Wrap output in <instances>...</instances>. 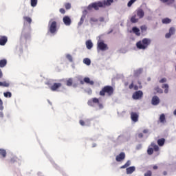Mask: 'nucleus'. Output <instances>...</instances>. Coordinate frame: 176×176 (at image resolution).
Masks as SVG:
<instances>
[{
    "instance_id": "obj_62",
    "label": "nucleus",
    "mask_w": 176,
    "mask_h": 176,
    "mask_svg": "<svg viewBox=\"0 0 176 176\" xmlns=\"http://www.w3.org/2000/svg\"><path fill=\"white\" fill-rule=\"evenodd\" d=\"M124 86H129V82H124Z\"/></svg>"
},
{
    "instance_id": "obj_29",
    "label": "nucleus",
    "mask_w": 176,
    "mask_h": 176,
    "mask_svg": "<svg viewBox=\"0 0 176 176\" xmlns=\"http://www.w3.org/2000/svg\"><path fill=\"white\" fill-rule=\"evenodd\" d=\"M72 83H74V80L72 78H68L66 81L67 86H72Z\"/></svg>"
},
{
    "instance_id": "obj_40",
    "label": "nucleus",
    "mask_w": 176,
    "mask_h": 176,
    "mask_svg": "<svg viewBox=\"0 0 176 176\" xmlns=\"http://www.w3.org/2000/svg\"><path fill=\"white\" fill-rule=\"evenodd\" d=\"M155 91H157V93H160V94H162V93H163V89H160V87H156L155 88Z\"/></svg>"
},
{
    "instance_id": "obj_16",
    "label": "nucleus",
    "mask_w": 176,
    "mask_h": 176,
    "mask_svg": "<svg viewBox=\"0 0 176 176\" xmlns=\"http://www.w3.org/2000/svg\"><path fill=\"white\" fill-rule=\"evenodd\" d=\"M113 3V0H104L102 2V8H105V6H111Z\"/></svg>"
},
{
    "instance_id": "obj_41",
    "label": "nucleus",
    "mask_w": 176,
    "mask_h": 176,
    "mask_svg": "<svg viewBox=\"0 0 176 176\" xmlns=\"http://www.w3.org/2000/svg\"><path fill=\"white\" fill-rule=\"evenodd\" d=\"M140 30H141L142 32H145V31H146V30H148V28L146 27V25H144L140 27Z\"/></svg>"
},
{
    "instance_id": "obj_27",
    "label": "nucleus",
    "mask_w": 176,
    "mask_h": 176,
    "mask_svg": "<svg viewBox=\"0 0 176 176\" xmlns=\"http://www.w3.org/2000/svg\"><path fill=\"white\" fill-rule=\"evenodd\" d=\"M131 164V160H128L125 164H124L123 166H122L120 167V168H127V167H129L130 165Z\"/></svg>"
},
{
    "instance_id": "obj_21",
    "label": "nucleus",
    "mask_w": 176,
    "mask_h": 176,
    "mask_svg": "<svg viewBox=\"0 0 176 176\" xmlns=\"http://www.w3.org/2000/svg\"><path fill=\"white\" fill-rule=\"evenodd\" d=\"M8 64V60L6 59L0 60V68H3Z\"/></svg>"
},
{
    "instance_id": "obj_54",
    "label": "nucleus",
    "mask_w": 176,
    "mask_h": 176,
    "mask_svg": "<svg viewBox=\"0 0 176 176\" xmlns=\"http://www.w3.org/2000/svg\"><path fill=\"white\" fill-rule=\"evenodd\" d=\"M3 76V74L2 73V70L0 69V79H2Z\"/></svg>"
},
{
    "instance_id": "obj_28",
    "label": "nucleus",
    "mask_w": 176,
    "mask_h": 176,
    "mask_svg": "<svg viewBox=\"0 0 176 176\" xmlns=\"http://www.w3.org/2000/svg\"><path fill=\"white\" fill-rule=\"evenodd\" d=\"M83 63L84 64H86V65H90V64H91V60L88 58H85L83 60Z\"/></svg>"
},
{
    "instance_id": "obj_63",
    "label": "nucleus",
    "mask_w": 176,
    "mask_h": 176,
    "mask_svg": "<svg viewBox=\"0 0 176 176\" xmlns=\"http://www.w3.org/2000/svg\"><path fill=\"white\" fill-rule=\"evenodd\" d=\"M173 115H175V116H176V109H175V111H173Z\"/></svg>"
},
{
    "instance_id": "obj_10",
    "label": "nucleus",
    "mask_w": 176,
    "mask_h": 176,
    "mask_svg": "<svg viewBox=\"0 0 176 176\" xmlns=\"http://www.w3.org/2000/svg\"><path fill=\"white\" fill-rule=\"evenodd\" d=\"M138 113L137 112H131V119L132 120V122H134L135 123H136V122H138Z\"/></svg>"
},
{
    "instance_id": "obj_59",
    "label": "nucleus",
    "mask_w": 176,
    "mask_h": 176,
    "mask_svg": "<svg viewBox=\"0 0 176 176\" xmlns=\"http://www.w3.org/2000/svg\"><path fill=\"white\" fill-rule=\"evenodd\" d=\"M153 170H157V166L155 165L153 167Z\"/></svg>"
},
{
    "instance_id": "obj_26",
    "label": "nucleus",
    "mask_w": 176,
    "mask_h": 176,
    "mask_svg": "<svg viewBox=\"0 0 176 176\" xmlns=\"http://www.w3.org/2000/svg\"><path fill=\"white\" fill-rule=\"evenodd\" d=\"M162 87V89H165L164 93L165 94H167V93H168V84H163Z\"/></svg>"
},
{
    "instance_id": "obj_5",
    "label": "nucleus",
    "mask_w": 176,
    "mask_h": 176,
    "mask_svg": "<svg viewBox=\"0 0 176 176\" xmlns=\"http://www.w3.org/2000/svg\"><path fill=\"white\" fill-rule=\"evenodd\" d=\"M87 104L89 107H94V104H97L100 109H102L104 108V106L101 102H100V100L97 98H93L91 100H88Z\"/></svg>"
},
{
    "instance_id": "obj_52",
    "label": "nucleus",
    "mask_w": 176,
    "mask_h": 176,
    "mask_svg": "<svg viewBox=\"0 0 176 176\" xmlns=\"http://www.w3.org/2000/svg\"><path fill=\"white\" fill-rule=\"evenodd\" d=\"M105 21V19H104V17H100V19H99V21H100V23H102V22H104Z\"/></svg>"
},
{
    "instance_id": "obj_37",
    "label": "nucleus",
    "mask_w": 176,
    "mask_h": 176,
    "mask_svg": "<svg viewBox=\"0 0 176 176\" xmlns=\"http://www.w3.org/2000/svg\"><path fill=\"white\" fill-rule=\"evenodd\" d=\"M162 3H174L175 0H160Z\"/></svg>"
},
{
    "instance_id": "obj_19",
    "label": "nucleus",
    "mask_w": 176,
    "mask_h": 176,
    "mask_svg": "<svg viewBox=\"0 0 176 176\" xmlns=\"http://www.w3.org/2000/svg\"><path fill=\"white\" fill-rule=\"evenodd\" d=\"M85 44L88 50H90L93 47V42H91V40L87 41Z\"/></svg>"
},
{
    "instance_id": "obj_48",
    "label": "nucleus",
    "mask_w": 176,
    "mask_h": 176,
    "mask_svg": "<svg viewBox=\"0 0 176 176\" xmlns=\"http://www.w3.org/2000/svg\"><path fill=\"white\" fill-rule=\"evenodd\" d=\"M144 176H152V172L151 170L147 171L145 174Z\"/></svg>"
},
{
    "instance_id": "obj_42",
    "label": "nucleus",
    "mask_w": 176,
    "mask_h": 176,
    "mask_svg": "<svg viewBox=\"0 0 176 176\" xmlns=\"http://www.w3.org/2000/svg\"><path fill=\"white\" fill-rule=\"evenodd\" d=\"M137 0H130L127 4L128 8H131V6L133 5V3H134V2H135Z\"/></svg>"
},
{
    "instance_id": "obj_60",
    "label": "nucleus",
    "mask_w": 176,
    "mask_h": 176,
    "mask_svg": "<svg viewBox=\"0 0 176 176\" xmlns=\"http://www.w3.org/2000/svg\"><path fill=\"white\" fill-rule=\"evenodd\" d=\"M0 118H3V113L0 112Z\"/></svg>"
},
{
    "instance_id": "obj_53",
    "label": "nucleus",
    "mask_w": 176,
    "mask_h": 176,
    "mask_svg": "<svg viewBox=\"0 0 176 176\" xmlns=\"http://www.w3.org/2000/svg\"><path fill=\"white\" fill-rule=\"evenodd\" d=\"M129 87L130 89H133V87H134V82H131Z\"/></svg>"
},
{
    "instance_id": "obj_64",
    "label": "nucleus",
    "mask_w": 176,
    "mask_h": 176,
    "mask_svg": "<svg viewBox=\"0 0 176 176\" xmlns=\"http://www.w3.org/2000/svg\"><path fill=\"white\" fill-rule=\"evenodd\" d=\"M138 85H141V81L138 82Z\"/></svg>"
},
{
    "instance_id": "obj_4",
    "label": "nucleus",
    "mask_w": 176,
    "mask_h": 176,
    "mask_svg": "<svg viewBox=\"0 0 176 176\" xmlns=\"http://www.w3.org/2000/svg\"><path fill=\"white\" fill-rule=\"evenodd\" d=\"M100 8H102V2L101 1L94 2L89 4L87 9V10H93V9H94V10H98Z\"/></svg>"
},
{
    "instance_id": "obj_2",
    "label": "nucleus",
    "mask_w": 176,
    "mask_h": 176,
    "mask_svg": "<svg viewBox=\"0 0 176 176\" xmlns=\"http://www.w3.org/2000/svg\"><path fill=\"white\" fill-rule=\"evenodd\" d=\"M149 45H151V39L143 38L142 41H140L136 43V47L138 49L145 50Z\"/></svg>"
},
{
    "instance_id": "obj_30",
    "label": "nucleus",
    "mask_w": 176,
    "mask_h": 176,
    "mask_svg": "<svg viewBox=\"0 0 176 176\" xmlns=\"http://www.w3.org/2000/svg\"><path fill=\"white\" fill-rule=\"evenodd\" d=\"M131 23H138V19H137V15H133L131 19Z\"/></svg>"
},
{
    "instance_id": "obj_57",
    "label": "nucleus",
    "mask_w": 176,
    "mask_h": 176,
    "mask_svg": "<svg viewBox=\"0 0 176 176\" xmlns=\"http://www.w3.org/2000/svg\"><path fill=\"white\" fill-rule=\"evenodd\" d=\"M133 87H134V90H138V86L135 85L133 86Z\"/></svg>"
},
{
    "instance_id": "obj_12",
    "label": "nucleus",
    "mask_w": 176,
    "mask_h": 176,
    "mask_svg": "<svg viewBox=\"0 0 176 176\" xmlns=\"http://www.w3.org/2000/svg\"><path fill=\"white\" fill-rule=\"evenodd\" d=\"M151 104L152 105H159V104H160V99L157 96H153Z\"/></svg>"
},
{
    "instance_id": "obj_23",
    "label": "nucleus",
    "mask_w": 176,
    "mask_h": 176,
    "mask_svg": "<svg viewBox=\"0 0 176 176\" xmlns=\"http://www.w3.org/2000/svg\"><path fill=\"white\" fill-rule=\"evenodd\" d=\"M164 142H166V139L164 138H161L157 140L159 146H163V145H164Z\"/></svg>"
},
{
    "instance_id": "obj_8",
    "label": "nucleus",
    "mask_w": 176,
    "mask_h": 176,
    "mask_svg": "<svg viewBox=\"0 0 176 176\" xmlns=\"http://www.w3.org/2000/svg\"><path fill=\"white\" fill-rule=\"evenodd\" d=\"M142 96H144V93H142V91H137L133 93L132 97L133 100H140V98H142Z\"/></svg>"
},
{
    "instance_id": "obj_20",
    "label": "nucleus",
    "mask_w": 176,
    "mask_h": 176,
    "mask_svg": "<svg viewBox=\"0 0 176 176\" xmlns=\"http://www.w3.org/2000/svg\"><path fill=\"white\" fill-rule=\"evenodd\" d=\"M132 31L138 36H140V35H141V33L140 32V29L138 28H137V27H133L132 28Z\"/></svg>"
},
{
    "instance_id": "obj_51",
    "label": "nucleus",
    "mask_w": 176,
    "mask_h": 176,
    "mask_svg": "<svg viewBox=\"0 0 176 176\" xmlns=\"http://www.w3.org/2000/svg\"><path fill=\"white\" fill-rule=\"evenodd\" d=\"M79 123H80V124L81 126H85V121H84V120H80V122H79Z\"/></svg>"
},
{
    "instance_id": "obj_14",
    "label": "nucleus",
    "mask_w": 176,
    "mask_h": 176,
    "mask_svg": "<svg viewBox=\"0 0 176 176\" xmlns=\"http://www.w3.org/2000/svg\"><path fill=\"white\" fill-rule=\"evenodd\" d=\"M63 21L66 25H71V23H72V21H71V18H69V16H64L63 19Z\"/></svg>"
},
{
    "instance_id": "obj_7",
    "label": "nucleus",
    "mask_w": 176,
    "mask_h": 176,
    "mask_svg": "<svg viewBox=\"0 0 176 176\" xmlns=\"http://www.w3.org/2000/svg\"><path fill=\"white\" fill-rule=\"evenodd\" d=\"M61 86H63L61 82H54L51 87H50V89L52 90V91H57V90H58Z\"/></svg>"
},
{
    "instance_id": "obj_35",
    "label": "nucleus",
    "mask_w": 176,
    "mask_h": 176,
    "mask_svg": "<svg viewBox=\"0 0 176 176\" xmlns=\"http://www.w3.org/2000/svg\"><path fill=\"white\" fill-rule=\"evenodd\" d=\"M3 96L4 97H6V98H10V97H12V93L10 91H7V92H4L3 93Z\"/></svg>"
},
{
    "instance_id": "obj_50",
    "label": "nucleus",
    "mask_w": 176,
    "mask_h": 176,
    "mask_svg": "<svg viewBox=\"0 0 176 176\" xmlns=\"http://www.w3.org/2000/svg\"><path fill=\"white\" fill-rule=\"evenodd\" d=\"M59 11L62 14H65V10L64 8H60Z\"/></svg>"
},
{
    "instance_id": "obj_33",
    "label": "nucleus",
    "mask_w": 176,
    "mask_h": 176,
    "mask_svg": "<svg viewBox=\"0 0 176 176\" xmlns=\"http://www.w3.org/2000/svg\"><path fill=\"white\" fill-rule=\"evenodd\" d=\"M31 6L35 8L38 5V0H30Z\"/></svg>"
},
{
    "instance_id": "obj_1",
    "label": "nucleus",
    "mask_w": 176,
    "mask_h": 176,
    "mask_svg": "<svg viewBox=\"0 0 176 176\" xmlns=\"http://www.w3.org/2000/svg\"><path fill=\"white\" fill-rule=\"evenodd\" d=\"M115 89L111 85H106L102 88V89L99 92V95L102 97H104V96H108V97H111L113 94Z\"/></svg>"
},
{
    "instance_id": "obj_9",
    "label": "nucleus",
    "mask_w": 176,
    "mask_h": 176,
    "mask_svg": "<svg viewBox=\"0 0 176 176\" xmlns=\"http://www.w3.org/2000/svg\"><path fill=\"white\" fill-rule=\"evenodd\" d=\"M174 34H175V28L171 27L169 29L168 33L166 34L165 38H166V39H168L169 38H171V36L174 35Z\"/></svg>"
},
{
    "instance_id": "obj_49",
    "label": "nucleus",
    "mask_w": 176,
    "mask_h": 176,
    "mask_svg": "<svg viewBox=\"0 0 176 176\" xmlns=\"http://www.w3.org/2000/svg\"><path fill=\"white\" fill-rule=\"evenodd\" d=\"M11 163H14V162H17V157H14L10 160Z\"/></svg>"
},
{
    "instance_id": "obj_44",
    "label": "nucleus",
    "mask_w": 176,
    "mask_h": 176,
    "mask_svg": "<svg viewBox=\"0 0 176 176\" xmlns=\"http://www.w3.org/2000/svg\"><path fill=\"white\" fill-rule=\"evenodd\" d=\"M65 9H67V10H69L71 8V3H65Z\"/></svg>"
},
{
    "instance_id": "obj_47",
    "label": "nucleus",
    "mask_w": 176,
    "mask_h": 176,
    "mask_svg": "<svg viewBox=\"0 0 176 176\" xmlns=\"http://www.w3.org/2000/svg\"><path fill=\"white\" fill-rule=\"evenodd\" d=\"M166 82H167V78H162L160 80V83H166Z\"/></svg>"
},
{
    "instance_id": "obj_24",
    "label": "nucleus",
    "mask_w": 176,
    "mask_h": 176,
    "mask_svg": "<svg viewBox=\"0 0 176 176\" xmlns=\"http://www.w3.org/2000/svg\"><path fill=\"white\" fill-rule=\"evenodd\" d=\"M10 86V84L6 81L1 82L0 81V87H9Z\"/></svg>"
},
{
    "instance_id": "obj_56",
    "label": "nucleus",
    "mask_w": 176,
    "mask_h": 176,
    "mask_svg": "<svg viewBox=\"0 0 176 176\" xmlns=\"http://www.w3.org/2000/svg\"><path fill=\"white\" fill-rule=\"evenodd\" d=\"M148 131H148V129H144V130H143V133H144V134L148 133Z\"/></svg>"
},
{
    "instance_id": "obj_32",
    "label": "nucleus",
    "mask_w": 176,
    "mask_h": 176,
    "mask_svg": "<svg viewBox=\"0 0 176 176\" xmlns=\"http://www.w3.org/2000/svg\"><path fill=\"white\" fill-rule=\"evenodd\" d=\"M151 146L153 148L155 152H159V146L155 143H151Z\"/></svg>"
},
{
    "instance_id": "obj_11",
    "label": "nucleus",
    "mask_w": 176,
    "mask_h": 176,
    "mask_svg": "<svg viewBox=\"0 0 176 176\" xmlns=\"http://www.w3.org/2000/svg\"><path fill=\"white\" fill-rule=\"evenodd\" d=\"M125 158H126V154L122 152L116 157V162H122V160H124Z\"/></svg>"
},
{
    "instance_id": "obj_13",
    "label": "nucleus",
    "mask_w": 176,
    "mask_h": 176,
    "mask_svg": "<svg viewBox=\"0 0 176 176\" xmlns=\"http://www.w3.org/2000/svg\"><path fill=\"white\" fill-rule=\"evenodd\" d=\"M8 42V37L6 36H0V45L5 46Z\"/></svg>"
},
{
    "instance_id": "obj_6",
    "label": "nucleus",
    "mask_w": 176,
    "mask_h": 176,
    "mask_svg": "<svg viewBox=\"0 0 176 176\" xmlns=\"http://www.w3.org/2000/svg\"><path fill=\"white\" fill-rule=\"evenodd\" d=\"M108 45L104 43L103 41H98L97 43V50L98 52H100L101 50L102 52H105V50H108Z\"/></svg>"
},
{
    "instance_id": "obj_17",
    "label": "nucleus",
    "mask_w": 176,
    "mask_h": 176,
    "mask_svg": "<svg viewBox=\"0 0 176 176\" xmlns=\"http://www.w3.org/2000/svg\"><path fill=\"white\" fill-rule=\"evenodd\" d=\"M84 82L85 83H87V85H91V86H93V85H94V81L91 80L89 77L84 78Z\"/></svg>"
},
{
    "instance_id": "obj_3",
    "label": "nucleus",
    "mask_w": 176,
    "mask_h": 176,
    "mask_svg": "<svg viewBox=\"0 0 176 176\" xmlns=\"http://www.w3.org/2000/svg\"><path fill=\"white\" fill-rule=\"evenodd\" d=\"M49 32L54 35L57 32V22L53 19H50L48 23Z\"/></svg>"
},
{
    "instance_id": "obj_61",
    "label": "nucleus",
    "mask_w": 176,
    "mask_h": 176,
    "mask_svg": "<svg viewBox=\"0 0 176 176\" xmlns=\"http://www.w3.org/2000/svg\"><path fill=\"white\" fill-rule=\"evenodd\" d=\"M163 175H167V171H164L163 172Z\"/></svg>"
},
{
    "instance_id": "obj_25",
    "label": "nucleus",
    "mask_w": 176,
    "mask_h": 176,
    "mask_svg": "<svg viewBox=\"0 0 176 176\" xmlns=\"http://www.w3.org/2000/svg\"><path fill=\"white\" fill-rule=\"evenodd\" d=\"M0 156L3 158L6 157V150L3 148H0Z\"/></svg>"
},
{
    "instance_id": "obj_31",
    "label": "nucleus",
    "mask_w": 176,
    "mask_h": 176,
    "mask_svg": "<svg viewBox=\"0 0 176 176\" xmlns=\"http://www.w3.org/2000/svg\"><path fill=\"white\" fill-rule=\"evenodd\" d=\"M160 122L161 123H164L166 122V116H164V114H162L160 116Z\"/></svg>"
},
{
    "instance_id": "obj_58",
    "label": "nucleus",
    "mask_w": 176,
    "mask_h": 176,
    "mask_svg": "<svg viewBox=\"0 0 176 176\" xmlns=\"http://www.w3.org/2000/svg\"><path fill=\"white\" fill-rule=\"evenodd\" d=\"M80 85H85V80L80 81Z\"/></svg>"
},
{
    "instance_id": "obj_18",
    "label": "nucleus",
    "mask_w": 176,
    "mask_h": 176,
    "mask_svg": "<svg viewBox=\"0 0 176 176\" xmlns=\"http://www.w3.org/2000/svg\"><path fill=\"white\" fill-rule=\"evenodd\" d=\"M135 171V166H130L126 168V174H133Z\"/></svg>"
},
{
    "instance_id": "obj_45",
    "label": "nucleus",
    "mask_w": 176,
    "mask_h": 176,
    "mask_svg": "<svg viewBox=\"0 0 176 176\" xmlns=\"http://www.w3.org/2000/svg\"><path fill=\"white\" fill-rule=\"evenodd\" d=\"M66 58H67V60H69V61H70V63H72L73 58H72V56H71V54H67L66 56Z\"/></svg>"
},
{
    "instance_id": "obj_34",
    "label": "nucleus",
    "mask_w": 176,
    "mask_h": 176,
    "mask_svg": "<svg viewBox=\"0 0 176 176\" xmlns=\"http://www.w3.org/2000/svg\"><path fill=\"white\" fill-rule=\"evenodd\" d=\"M85 19H86V15H82L80 19V22L78 23V25H82L85 21Z\"/></svg>"
},
{
    "instance_id": "obj_55",
    "label": "nucleus",
    "mask_w": 176,
    "mask_h": 176,
    "mask_svg": "<svg viewBox=\"0 0 176 176\" xmlns=\"http://www.w3.org/2000/svg\"><path fill=\"white\" fill-rule=\"evenodd\" d=\"M138 137L139 138H142V137H144V135L142 134V133H140L138 134Z\"/></svg>"
},
{
    "instance_id": "obj_22",
    "label": "nucleus",
    "mask_w": 176,
    "mask_h": 176,
    "mask_svg": "<svg viewBox=\"0 0 176 176\" xmlns=\"http://www.w3.org/2000/svg\"><path fill=\"white\" fill-rule=\"evenodd\" d=\"M171 19L170 18H164L162 19V24H170L171 23Z\"/></svg>"
},
{
    "instance_id": "obj_46",
    "label": "nucleus",
    "mask_w": 176,
    "mask_h": 176,
    "mask_svg": "<svg viewBox=\"0 0 176 176\" xmlns=\"http://www.w3.org/2000/svg\"><path fill=\"white\" fill-rule=\"evenodd\" d=\"M0 109L1 111H3V102H2V100L0 98Z\"/></svg>"
},
{
    "instance_id": "obj_36",
    "label": "nucleus",
    "mask_w": 176,
    "mask_h": 176,
    "mask_svg": "<svg viewBox=\"0 0 176 176\" xmlns=\"http://www.w3.org/2000/svg\"><path fill=\"white\" fill-rule=\"evenodd\" d=\"M23 20H25V21H27V23H29V24H31V23H32V19H31V18H30L29 16H23Z\"/></svg>"
},
{
    "instance_id": "obj_43",
    "label": "nucleus",
    "mask_w": 176,
    "mask_h": 176,
    "mask_svg": "<svg viewBox=\"0 0 176 176\" xmlns=\"http://www.w3.org/2000/svg\"><path fill=\"white\" fill-rule=\"evenodd\" d=\"M148 155H153V149L152 148H148L147 150Z\"/></svg>"
},
{
    "instance_id": "obj_15",
    "label": "nucleus",
    "mask_w": 176,
    "mask_h": 176,
    "mask_svg": "<svg viewBox=\"0 0 176 176\" xmlns=\"http://www.w3.org/2000/svg\"><path fill=\"white\" fill-rule=\"evenodd\" d=\"M137 16L139 17V19H142L144 16H145V12H144V10L142 9H138L136 11Z\"/></svg>"
},
{
    "instance_id": "obj_38",
    "label": "nucleus",
    "mask_w": 176,
    "mask_h": 176,
    "mask_svg": "<svg viewBox=\"0 0 176 176\" xmlns=\"http://www.w3.org/2000/svg\"><path fill=\"white\" fill-rule=\"evenodd\" d=\"M140 74H142V70L141 69H138V70H136L135 72H134V76H140Z\"/></svg>"
},
{
    "instance_id": "obj_39",
    "label": "nucleus",
    "mask_w": 176,
    "mask_h": 176,
    "mask_svg": "<svg viewBox=\"0 0 176 176\" xmlns=\"http://www.w3.org/2000/svg\"><path fill=\"white\" fill-rule=\"evenodd\" d=\"M98 21V19H96L94 17L91 18L90 21H89L90 24H91V25H93L94 23H97Z\"/></svg>"
}]
</instances>
